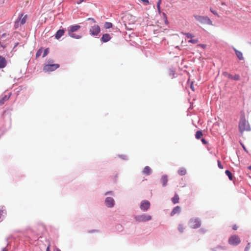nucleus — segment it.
Instances as JSON below:
<instances>
[{
	"label": "nucleus",
	"instance_id": "nucleus-12",
	"mask_svg": "<svg viewBox=\"0 0 251 251\" xmlns=\"http://www.w3.org/2000/svg\"><path fill=\"white\" fill-rule=\"evenodd\" d=\"M168 181V178L166 175H163L160 179V182L162 184L163 187H165L167 185Z\"/></svg>",
	"mask_w": 251,
	"mask_h": 251
},
{
	"label": "nucleus",
	"instance_id": "nucleus-21",
	"mask_svg": "<svg viewBox=\"0 0 251 251\" xmlns=\"http://www.w3.org/2000/svg\"><path fill=\"white\" fill-rule=\"evenodd\" d=\"M179 197L177 194H176L174 197L172 198V201L174 204H176L179 202Z\"/></svg>",
	"mask_w": 251,
	"mask_h": 251
},
{
	"label": "nucleus",
	"instance_id": "nucleus-47",
	"mask_svg": "<svg viewBox=\"0 0 251 251\" xmlns=\"http://www.w3.org/2000/svg\"><path fill=\"white\" fill-rule=\"evenodd\" d=\"M242 146V147L243 148V149H244L245 151H246V149L245 148V147L244 146V145H243L242 144H241Z\"/></svg>",
	"mask_w": 251,
	"mask_h": 251
},
{
	"label": "nucleus",
	"instance_id": "nucleus-48",
	"mask_svg": "<svg viewBox=\"0 0 251 251\" xmlns=\"http://www.w3.org/2000/svg\"><path fill=\"white\" fill-rule=\"evenodd\" d=\"M2 251H7V250L6 249V248H4L2 249Z\"/></svg>",
	"mask_w": 251,
	"mask_h": 251
},
{
	"label": "nucleus",
	"instance_id": "nucleus-5",
	"mask_svg": "<svg viewBox=\"0 0 251 251\" xmlns=\"http://www.w3.org/2000/svg\"><path fill=\"white\" fill-rule=\"evenodd\" d=\"M134 219L138 222H145L150 221L152 219V217L151 215L143 214L135 216Z\"/></svg>",
	"mask_w": 251,
	"mask_h": 251
},
{
	"label": "nucleus",
	"instance_id": "nucleus-9",
	"mask_svg": "<svg viewBox=\"0 0 251 251\" xmlns=\"http://www.w3.org/2000/svg\"><path fill=\"white\" fill-rule=\"evenodd\" d=\"M241 241L238 236L234 235L231 236L228 239V243L230 245L237 246L240 244Z\"/></svg>",
	"mask_w": 251,
	"mask_h": 251
},
{
	"label": "nucleus",
	"instance_id": "nucleus-11",
	"mask_svg": "<svg viewBox=\"0 0 251 251\" xmlns=\"http://www.w3.org/2000/svg\"><path fill=\"white\" fill-rule=\"evenodd\" d=\"M150 202L147 200L142 201L140 208L143 211H147L150 207Z\"/></svg>",
	"mask_w": 251,
	"mask_h": 251
},
{
	"label": "nucleus",
	"instance_id": "nucleus-41",
	"mask_svg": "<svg viewBox=\"0 0 251 251\" xmlns=\"http://www.w3.org/2000/svg\"><path fill=\"white\" fill-rule=\"evenodd\" d=\"M87 20L88 21H91L93 23H96L95 20L94 18H89L87 19Z\"/></svg>",
	"mask_w": 251,
	"mask_h": 251
},
{
	"label": "nucleus",
	"instance_id": "nucleus-20",
	"mask_svg": "<svg viewBox=\"0 0 251 251\" xmlns=\"http://www.w3.org/2000/svg\"><path fill=\"white\" fill-rule=\"evenodd\" d=\"M127 18L129 19V24H133L136 21V17L131 14H128L127 15Z\"/></svg>",
	"mask_w": 251,
	"mask_h": 251
},
{
	"label": "nucleus",
	"instance_id": "nucleus-29",
	"mask_svg": "<svg viewBox=\"0 0 251 251\" xmlns=\"http://www.w3.org/2000/svg\"><path fill=\"white\" fill-rule=\"evenodd\" d=\"M226 250V248L224 247H222V246H217V247H216L214 249H212V251H217V250Z\"/></svg>",
	"mask_w": 251,
	"mask_h": 251
},
{
	"label": "nucleus",
	"instance_id": "nucleus-37",
	"mask_svg": "<svg viewBox=\"0 0 251 251\" xmlns=\"http://www.w3.org/2000/svg\"><path fill=\"white\" fill-rule=\"evenodd\" d=\"M217 163H218V167L220 168V169H223V165H222L220 160H217Z\"/></svg>",
	"mask_w": 251,
	"mask_h": 251
},
{
	"label": "nucleus",
	"instance_id": "nucleus-19",
	"mask_svg": "<svg viewBox=\"0 0 251 251\" xmlns=\"http://www.w3.org/2000/svg\"><path fill=\"white\" fill-rule=\"evenodd\" d=\"M233 50L235 52V54H236L237 57L238 58V59L240 60H243L244 57H243L242 52L238 50L235 48H233Z\"/></svg>",
	"mask_w": 251,
	"mask_h": 251
},
{
	"label": "nucleus",
	"instance_id": "nucleus-34",
	"mask_svg": "<svg viewBox=\"0 0 251 251\" xmlns=\"http://www.w3.org/2000/svg\"><path fill=\"white\" fill-rule=\"evenodd\" d=\"M161 3V0H159L158 2H157V9H158V10L159 11H160V4Z\"/></svg>",
	"mask_w": 251,
	"mask_h": 251
},
{
	"label": "nucleus",
	"instance_id": "nucleus-49",
	"mask_svg": "<svg viewBox=\"0 0 251 251\" xmlns=\"http://www.w3.org/2000/svg\"><path fill=\"white\" fill-rule=\"evenodd\" d=\"M248 168L249 170H251V165H250V166H248Z\"/></svg>",
	"mask_w": 251,
	"mask_h": 251
},
{
	"label": "nucleus",
	"instance_id": "nucleus-2",
	"mask_svg": "<svg viewBox=\"0 0 251 251\" xmlns=\"http://www.w3.org/2000/svg\"><path fill=\"white\" fill-rule=\"evenodd\" d=\"M239 129L242 134L244 131H248L251 130V127L248 122H247L244 118L240 120L239 123Z\"/></svg>",
	"mask_w": 251,
	"mask_h": 251
},
{
	"label": "nucleus",
	"instance_id": "nucleus-45",
	"mask_svg": "<svg viewBox=\"0 0 251 251\" xmlns=\"http://www.w3.org/2000/svg\"><path fill=\"white\" fill-rule=\"evenodd\" d=\"M232 229L233 230H236L237 229V226L236 225H234L232 227Z\"/></svg>",
	"mask_w": 251,
	"mask_h": 251
},
{
	"label": "nucleus",
	"instance_id": "nucleus-1",
	"mask_svg": "<svg viewBox=\"0 0 251 251\" xmlns=\"http://www.w3.org/2000/svg\"><path fill=\"white\" fill-rule=\"evenodd\" d=\"M80 28V26L79 25H74L69 26L68 29V35L72 38L75 39H80L81 38V35L74 33L75 32L77 31Z\"/></svg>",
	"mask_w": 251,
	"mask_h": 251
},
{
	"label": "nucleus",
	"instance_id": "nucleus-27",
	"mask_svg": "<svg viewBox=\"0 0 251 251\" xmlns=\"http://www.w3.org/2000/svg\"><path fill=\"white\" fill-rule=\"evenodd\" d=\"M104 27L106 29L110 28L112 27V24L110 22H106L104 24Z\"/></svg>",
	"mask_w": 251,
	"mask_h": 251
},
{
	"label": "nucleus",
	"instance_id": "nucleus-46",
	"mask_svg": "<svg viewBox=\"0 0 251 251\" xmlns=\"http://www.w3.org/2000/svg\"><path fill=\"white\" fill-rule=\"evenodd\" d=\"M46 251H50V246H49L46 249Z\"/></svg>",
	"mask_w": 251,
	"mask_h": 251
},
{
	"label": "nucleus",
	"instance_id": "nucleus-14",
	"mask_svg": "<svg viewBox=\"0 0 251 251\" xmlns=\"http://www.w3.org/2000/svg\"><path fill=\"white\" fill-rule=\"evenodd\" d=\"M65 33L64 29H59L55 35V37L56 39H59L62 37Z\"/></svg>",
	"mask_w": 251,
	"mask_h": 251
},
{
	"label": "nucleus",
	"instance_id": "nucleus-44",
	"mask_svg": "<svg viewBox=\"0 0 251 251\" xmlns=\"http://www.w3.org/2000/svg\"><path fill=\"white\" fill-rule=\"evenodd\" d=\"M199 231L202 232V233H204L205 232V230H204L203 228H201L200 230H199Z\"/></svg>",
	"mask_w": 251,
	"mask_h": 251
},
{
	"label": "nucleus",
	"instance_id": "nucleus-4",
	"mask_svg": "<svg viewBox=\"0 0 251 251\" xmlns=\"http://www.w3.org/2000/svg\"><path fill=\"white\" fill-rule=\"evenodd\" d=\"M194 17L196 20L202 24L212 25V23L210 19L206 16H202L200 15H195Z\"/></svg>",
	"mask_w": 251,
	"mask_h": 251
},
{
	"label": "nucleus",
	"instance_id": "nucleus-24",
	"mask_svg": "<svg viewBox=\"0 0 251 251\" xmlns=\"http://www.w3.org/2000/svg\"><path fill=\"white\" fill-rule=\"evenodd\" d=\"M225 173H226V175L228 177V178L229 180H233V176L230 171L227 170L226 171Z\"/></svg>",
	"mask_w": 251,
	"mask_h": 251
},
{
	"label": "nucleus",
	"instance_id": "nucleus-32",
	"mask_svg": "<svg viewBox=\"0 0 251 251\" xmlns=\"http://www.w3.org/2000/svg\"><path fill=\"white\" fill-rule=\"evenodd\" d=\"M188 42L192 44H196L199 42V40L197 39H190L188 41Z\"/></svg>",
	"mask_w": 251,
	"mask_h": 251
},
{
	"label": "nucleus",
	"instance_id": "nucleus-3",
	"mask_svg": "<svg viewBox=\"0 0 251 251\" xmlns=\"http://www.w3.org/2000/svg\"><path fill=\"white\" fill-rule=\"evenodd\" d=\"M26 19L27 15H24L23 14H20L18 19L15 22V28L17 29L22 25H24L26 21Z\"/></svg>",
	"mask_w": 251,
	"mask_h": 251
},
{
	"label": "nucleus",
	"instance_id": "nucleus-16",
	"mask_svg": "<svg viewBox=\"0 0 251 251\" xmlns=\"http://www.w3.org/2000/svg\"><path fill=\"white\" fill-rule=\"evenodd\" d=\"M180 207L179 206H176L173 208L171 213V216H173L176 213H179L180 212Z\"/></svg>",
	"mask_w": 251,
	"mask_h": 251
},
{
	"label": "nucleus",
	"instance_id": "nucleus-28",
	"mask_svg": "<svg viewBox=\"0 0 251 251\" xmlns=\"http://www.w3.org/2000/svg\"><path fill=\"white\" fill-rule=\"evenodd\" d=\"M223 75L227 77H228L229 79H232V75L231 74L228 73L226 72H223Z\"/></svg>",
	"mask_w": 251,
	"mask_h": 251
},
{
	"label": "nucleus",
	"instance_id": "nucleus-8",
	"mask_svg": "<svg viewBox=\"0 0 251 251\" xmlns=\"http://www.w3.org/2000/svg\"><path fill=\"white\" fill-rule=\"evenodd\" d=\"M100 27L98 25H94L89 29L90 34L93 36H97L100 33Z\"/></svg>",
	"mask_w": 251,
	"mask_h": 251
},
{
	"label": "nucleus",
	"instance_id": "nucleus-10",
	"mask_svg": "<svg viewBox=\"0 0 251 251\" xmlns=\"http://www.w3.org/2000/svg\"><path fill=\"white\" fill-rule=\"evenodd\" d=\"M104 203L105 205L108 208H112L115 205V201L113 198L107 197L105 198Z\"/></svg>",
	"mask_w": 251,
	"mask_h": 251
},
{
	"label": "nucleus",
	"instance_id": "nucleus-40",
	"mask_svg": "<svg viewBox=\"0 0 251 251\" xmlns=\"http://www.w3.org/2000/svg\"><path fill=\"white\" fill-rule=\"evenodd\" d=\"M210 11H211L212 13H213L214 15H217V16L219 17V15H218V14L217 12L216 11L213 10L212 8H210Z\"/></svg>",
	"mask_w": 251,
	"mask_h": 251
},
{
	"label": "nucleus",
	"instance_id": "nucleus-17",
	"mask_svg": "<svg viewBox=\"0 0 251 251\" xmlns=\"http://www.w3.org/2000/svg\"><path fill=\"white\" fill-rule=\"evenodd\" d=\"M143 173L147 176H149L151 174V169L149 166H146L143 170Z\"/></svg>",
	"mask_w": 251,
	"mask_h": 251
},
{
	"label": "nucleus",
	"instance_id": "nucleus-22",
	"mask_svg": "<svg viewBox=\"0 0 251 251\" xmlns=\"http://www.w3.org/2000/svg\"><path fill=\"white\" fill-rule=\"evenodd\" d=\"M178 174L180 175V176H184L186 174V169L183 168V167H182V168H180L178 170Z\"/></svg>",
	"mask_w": 251,
	"mask_h": 251
},
{
	"label": "nucleus",
	"instance_id": "nucleus-38",
	"mask_svg": "<svg viewBox=\"0 0 251 251\" xmlns=\"http://www.w3.org/2000/svg\"><path fill=\"white\" fill-rule=\"evenodd\" d=\"M108 195H110L112 196H114V193L113 191H107L104 193V195L106 196Z\"/></svg>",
	"mask_w": 251,
	"mask_h": 251
},
{
	"label": "nucleus",
	"instance_id": "nucleus-31",
	"mask_svg": "<svg viewBox=\"0 0 251 251\" xmlns=\"http://www.w3.org/2000/svg\"><path fill=\"white\" fill-rule=\"evenodd\" d=\"M42 49H39L36 52V58H38L39 57H40L42 53Z\"/></svg>",
	"mask_w": 251,
	"mask_h": 251
},
{
	"label": "nucleus",
	"instance_id": "nucleus-6",
	"mask_svg": "<svg viewBox=\"0 0 251 251\" xmlns=\"http://www.w3.org/2000/svg\"><path fill=\"white\" fill-rule=\"evenodd\" d=\"M189 224L191 228L196 229L201 226V222L199 218H191L189 221Z\"/></svg>",
	"mask_w": 251,
	"mask_h": 251
},
{
	"label": "nucleus",
	"instance_id": "nucleus-43",
	"mask_svg": "<svg viewBox=\"0 0 251 251\" xmlns=\"http://www.w3.org/2000/svg\"><path fill=\"white\" fill-rule=\"evenodd\" d=\"M190 88H191V89L193 91H195L194 87L193 84V82H192V83H191V84Z\"/></svg>",
	"mask_w": 251,
	"mask_h": 251
},
{
	"label": "nucleus",
	"instance_id": "nucleus-25",
	"mask_svg": "<svg viewBox=\"0 0 251 251\" xmlns=\"http://www.w3.org/2000/svg\"><path fill=\"white\" fill-rule=\"evenodd\" d=\"M9 98V97H7V96H4L0 100V105L3 104L5 101H7Z\"/></svg>",
	"mask_w": 251,
	"mask_h": 251
},
{
	"label": "nucleus",
	"instance_id": "nucleus-13",
	"mask_svg": "<svg viewBox=\"0 0 251 251\" xmlns=\"http://www.w3.org/2000/svg\"><path fill=\"white\" fill-rule=\"evenodd\" d=\"M7 62L5 58L2 56H0V68H4Z\"/></svg>",
	"mask_w": 251,
	"mask_h": 251
},
{
	"label": "nucleus",
	"instance_id": "nucleus-26",
	"mask_svg": "<svg viewBox=\"0 0 251 251\" xmlns=\"http://www.w3.org/2000/svg\"><path fill=\"white\" fill-rule=\"evenodd\" d=\"M182 34L185 35L186 38H187L188 39H192L193 37H194V35L193 34L190 33L182 32Z\"/></svg>",
	"mask_w": 251,
	"mask_h": 251
},
{
	"label": "nucleus",
	"instance_id": "nucleus-30",
	"mask_svg": "<svg viewBox=\"0 0 251 251\" xmlns=\"http://www.w3.org/2000/svg\"><path fill=\"white\" fill-rule=\"evenodd\" d=\"M240 79V75H239L236 74L234 76L232 75V78L231 79H233L234 80H239Z\"/></svg>",
	"mask_w": 251,
	"mask_h": 251
},
{
	"label": "nucleus",
	"instance_id": "nucleus-42",
	"mask_svg": "<svg viewBox=\"0 0 251 251\" xmlns=\"http://www.w3.org/2000/svg\"><path fill=\"white\" fill-rule=\"evenodd\" d=\"M201 140L204 145H206L207 144V141L204 138H201Z\"/></svg>",
	"mask_w": 251,
	"mask_h": 251
},
{
	"label": "nucleus",
	"instance_id": "nucleus-50",
	"mask_svg": "<svg viewBox=\"0 0 251 251\" xmlns=\"http://www.w3.org/2000/svg\"><path fill=\"white\" fill-rule=\"evenodd\" d=\"M56 251H61L60 249H59L58 248H56Z\"/></svg>",
	"mask_w": 251,
	"mask_h": 251
},
{
	"label": "nucleus",
	"instance_id": "nucleus-39",
	"mask_svg": "<svg viewBox=\"0 0 251 251\" xmlns=\"http://www.w3.org/2000/svg\"><path fill=\"white\" fill-rule=\"evenodd\" d=\"M142 2L144 3L145 5H149L150 2L148 0H140Z\"/></svg>",
	"mask_w": 251,
	"mask_h": 251
},
{
	"label": "nucleus",
	"instance_id": "nucleus-36",
	"mask_svg": "<svg viewBox=\"0 0 251 251\" xmlns=\"http://www.w3.org/2000/svg\"><path fill=\"white\" fill-rule=\"evenodd\" d=\"M48 52H49L48 49H45L44 50V53H43V57H45L48 54Z\"/></svg>",
	"mask_w": 251,
	"mask_h": 251
},
{
	"label": "nucleus",
	"instance_id": "nucleus-7",
	"mask_svg": "<svg viewBox=\"0 0 251 251\" xmlns=\"http://www.w3.org/2000/svg\"><path fill=\"white\" fill-rule=\"evenodd\" d=\"M59 67V65L58 64H47L44 66L43 70L45 72H52Z\"/></svg>",
	"mask_w": 251,
	"mask_h": 251
},
{
	"label": "nucleus",
	"instance_id": "nucleus-23",
	"mask_svg": "<svg viewBox=\"0 0 251 251\" xmlns=\"http://www.w3.org/2000/svg\"><path fill=\"white\" fill-rule=\"evenodd\" d=\"M203 136V134L201 131L198 130L196 132L195 134V137L197 139H200Z\"/></svg>",
	"mask_w": 251,
	"mask_h": 251
},
{
	"label": "nucleus",
	"instance_id": "nucleus-18",
	"mask_svg": "<svg viewBox=\"0 0 251 251\" xmlns=\"http://www.w3.org/2000/svg\"><path fill=\"white\" fill-rule=\"evenodd\" d=\"M6 214V212L4 206H1L0 208V222L3 220V218H2V216L3 217Z\"/></svg>",
	"mask_w": 251,
	"mask_h": 251
},
{
	"label": "nucleus",
	"instance_id": "nucleus-15",
	"mask_svg": "<svg viewBox=\"0 0 251 251\" xmlns=\"http://www.w3.org/2000/svg\"><path fill=\"white\" fill-rule=\"evenodd\" d=\"M111 39V37L109 34L106 33L102 35L101 41L102 42H107Z\"/></svg>",
	"mask_w": 251,
	"mask_h": 251
},
{
	"label": "nucleus",
	"instance_id": "nucleus-35",
	"mask_svg": "<svg viewBox=\"0 0 251 251\" xmlns=\"http://www.w3.org/2000/svg\"><path fill=\"white\" fill-rule=\"evenodd\" d=\"M251 247L250 243H249L245 248L244 251H249Z\"/></svg>",
	"mask_w": 251,
	"mask_h": 251
},
{
	"label": "nucleus",
	"instance_id": "nucleus-33",
	"mask_svg": "<svg viewBox=\"0 0 251 251\" xmlns=\"http://www.w3.org/2000/svg\"><path fill=\"white\" fill-rule=\"evenodd\" d=\"M178 229L180 232H182L184 230L183 226L182 225H179Z\"/></svg>",
	"mask_w": 251,
	"mask_h": 251
}]
</instances>
